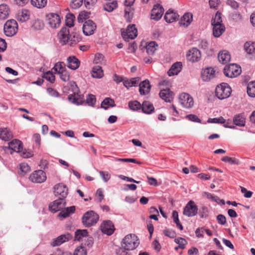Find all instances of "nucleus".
Returning a JSON list of instances; mask_svg holds the SVG:
<instances>
[{"label": "nucleus", "mask_w": 255, "mask_h": 255, "mask_svg": "<svg viewBox=\"0 0 255 255\" xmlns=\"http://www.w3.org/2000/svg\"><path fill=\"white\" fill-rule=\"evenodd\" d=\"M47 21L49 26L52 28H57L60 26L61 18L57 14L51 13L46 16Z\"/></svg>", "instance_id": "obj_11"}, {"label": "nucleus", "mask_w": 255, "mask_h": 255, "mask_svg": "<svg viewBox=\"0 0 255 255\" xmlns=\"http://www.w3.org/2000/svg\"><path fill=\"white\" fill-rule=\"evenodd\" d=\"M226 3L234 9H237L239 7V3L235 0H227Z\"/></svg>", "instance_id": "obj_64"}, {"label": "nucleus", "mask_w": 255, "mask_h": 255, "mask_svg": "<svg viewBox=\"0 0 255 255\" xmlns=\"http://www.w3.org/2000/svg\"><path fill=\"white\" fill-rule=\"evenodd\" d=\"M83 3V0H72L70 5L73 9L80 7Z\"/></svg>", "instance_id": "obj_59"}, {"label": "nucleus", "mask_w": 255, "mask_h": 255, "mask_svg": "<svg viewBox=\"0 0 255 255\" xmlns=\"http://www.w3.org/2000/svg\"><path fill=\"white\" fill-rule=\"evenodd\" d=\"M130 250H127L124 247L119 248L117 251V255H131V254L129 252Z\"/></svg>", "instance_id": "obj_58"}, {"label": "nucleus", "mask_w": 255, "mask_h": 255, "mask_svg": "<svg viewBox=\"0 0 255 255\" xmlns=\"http://www.w3.org/2000/svg\"><path fill=\"white\" fill-rule=\"evenodd\" d=\"M87 251L82 246L77 247L73 253V255H87Z\"/></svg>", "instance_id": "obj_51"}, {"label": "nucleus", "mask_w": 255, "mask_h": 255, "mask_svg": "<svg viewBox=\"0 0 255 255\" xmlns=\"http://www.w3.org/2000/svg\"><path fill=\"white\" fill-rule=\"evenodd\" d=\"M94 63L101 65L106 64V60H105L104 55L101 53H96L95 55Z\"/></svg>", "instance_id": "obj_47"}, {"label": "nucleus", "mask_w": 255, "mask_h": 255, "mask_svg": "<svg viewBox=\"0 0 255 255\" xmlns=\"http://www.w3.org/2000/svg\"><path fill=\"white\" fill-rule=\"evenodd\" d=\"M54 194L55 196H60V198H65L67 195L68 189L66 186L60 183L55 185L54 187Z\"/></svg>", "instance_id": "obj_20"}, {"label": "nucleus", "mask_w": 255, "mask_h": 255, "mask_svg": "<svg viewBox=\"0 0 255 255\" xmlns=\"http://www.w3.org/2000/svg\"><path fill=\"white\" fill-rule=\"evenodd\" d=\"M159 96L165 102H170L172 99L173 93L169 89H166L160 91Z\"/></svg>", "instance_id": "obj_30"}, {"label": "nucleus", "mask_w": 255, "mask_h": 255, "mask_svg": "<svg viewBox=\"0 0 255 255\" xmlns=\"http://www.w3.org/2000/svg\"><path fill=\"white\" fill-rule=\"evenodd\" d=\"M179 15L173 10L169 9L167 11L164 15V19L167 22L172 23L175 21L178 18Z\"/></svg>", "instance_id": "obj_27"}, {"label": "nucleus", "mask_w": 255, "mask_h": 255, "mask_svg": "<svg viewBox=\"0 0 255 255\" xmlns=\"http://www.w3.org/2000/svg\"><path fill=\"white\" fill-rule=\"evenodd\" d=\"M9 9L7 5L1 4L0 5V19H5L9 15Z\"/></svg>", "instance_id": "obj_39"}, {"label": "nucleus", "mask_w": 255, "mask_h": 255, "mask_svg": "<svg viewBox=\"0 0 255 255\" xmlns=\"http://www.w3.org/2000/svg\"><path fill=\"white\" fill-rule=\"evenodd\" d=\"M198 208L195 202L190 200L185 206L183 213L188 217H194L198 213Z\"/></svg>", "instance_id": "obj_8"}, {"label": "nucleus", "mask_w": 255, "mask_h": 255, "mask_svg": "<svg viewBox=\"0 0 255 255\" xmlns=\"http://www.w3.org/2000/svg\"><path fill=\"white\" fill-rule=\"evenodd\" d=\"M202 196L203 197L206 198L212 202H215L216 203L219 202V198L217 196H215L210 193L203 192L202 194Z\"/></svg>", "instance_id": "obj_49"}, {"label": "nucleus", "mask_w": 255, "mask_h": 255, "mask_svg": "<svg viewBox=\"0 0 255 255\" xmlns=\"http://www.w3.org/2000/svg\"><path fill=\"white\" fill-rule=\"evenodd\" d=\"M72 239V236L69 233L61 235L54 239L51 245L52 247L60 246L64 243L69 241Z\"/></svg>", "instance_id": "obj_18"}, {"label": "nucleus", "mask_w": 255, "mask_h": 255, "mask_svg": "<svg viewBox=\"0 0 255 255\" xmlns=\"http://www.w3.org/2000/svg\"><path fill=\"white\" fill-rule=\"evenodd\" d=\"M150 89L151 85L148 80H145L140 83L139 85V92L140 95H146L148 94L150 92Z\"/></svg>", "instance_id": "obj_22"}, {"label": "nucleus", "mask_w": 255, "mask_h": 255, "mask_svg": "<svg viewBox=\"0 0 255 255\" xmlns=\"http://www.w3.org/2000/svg\"><path fill=\"white\" fill-rule=\"evenodd\" d=\"M101 230L102 233L110 236L114 233L115 228L112 222L108 220L105 221L102 223Z\"/></svg>", "instance_id": "obj_17"}, {"label": "nucleus", "mask_w": 255, "mask_h": 255, "mask_svg": "<svg viewBox=\"0 0 255 255\" xmlns=\"http://www.w3.org/2000/svg\"><path fill=\"white\" fill-rule=\"evenodd\" d=\"M70 86L73 94L68 96L69 102L76 105L83 104L84 102V96L79 93V89L76 84L74 82H71Z\"/></svg>", "instance_id": "obj_1"}, {"label": "nucleus", "mask_w": 255, "mask_h": 255, "mask_svg": "<svg viewBox=\"0 0 255 255\" xmlns=\"http://www.w3.org/2000/svg\"><path fill=\"white\" fill-rule=\"evenodd\" d=\"M163 12V7L160 4H155L151 10V17L153 19L158 20L161 18Z\"/></svg>", "instance_id": "obj_19"}, {"label": "nucleus", "mask_w": 255, "mask_h": 255, "mask_svg": "<svg viewBox=\"0 0 255 255\" xmlns=\"http://www.w3.org/2000/svg\"><path fill=\"white\" fill-rule=\"evenodd\" d=\"M45 172L42 170H38L31 173L29 177V180L33 183H41L46 180Z\"/></svg>", "instance_id": "obj_9"}, {"label": "nucleus", "mask_w": 255, "mask_h": 255, "mask_svg": "<svg viewBox=\"0 0 255 255\" xmlns=\"http://www.w3.org/2000/svg\"><path fill=\"white\" fill-rule=\"evenodd\" d=\"M128 106V108L133 111H137L141 107L140 103L137 101H129Z\"/></svg>", "instance_id": "obj_48"}, {"label": "nucleus", "mask_w": 255, "mask_h": 255, "mask_svg": "<svg viewBox=\"0 0 255 255\" xmlns=\"http://www.w3.org/2000/svg\"><path fill=\"white\" fill-rule=\"evenodd\" d=\"M215 71L213 68L208 67L203 69L201 72V78L204 81H209L215 77Z\"/></svg>", "instance_id": "obj_21"}, {"label": "nucleus", "mask_w": 255, "mask_h": 255, "mask_svg": "<svg viewBox=\"0 0 255 255\" xmlns=\"http://www.w3.org/2000/svg\"><path fill=\"white\" fill-rule=\"evenodd\" d=\"M208 123L216 124H224L226 120L222 117L219 118H210L208 120Z\"/></svg>", "instance_id": "obj_55"}, {"label": "nucleus", "mask_w": 255, "mask_h": 255, "mask_svg": "<svg viewBox=\"0 0 255 255\" xmlns=\"http://www.w3.org/2000/svg\"><path fill=\"white\" fill-rule=\"evenodd\" d=\"M192 21V14L190 13H186L181 18L179 23L185 27L188 26Z\"/></svg>", "instance_id": "obj_32"}, {"label": "nucleus", "mask_w": 255, "mask_h": 255, "mask_svg": "<svg viewBox=\"0 0 255 255\" xmlns=\"http://www.w3.org/2000/svg\"><path fill=\"white\" fill-rule=\"evenodd\" d=\"M83 32L85 35L93 34L96 29V24L91 20L86 21L83 25Z\"/></svg>", "instance_id": "obj_15"}, {"label": "nucleus", "mask_w": 255, "mask_h": 255, "mask_svg": "<svg viewBox=\"0 0 255 255\" xmlns=\"http://www.w3.org/2000/svg\"><path fill=\"white\" fill-rule=\"evenodd\" d=\"M47 0H31V4L37 8H41L45 6Z\"/></svg>", "instance_id": "obj_43"}, {"label": "nucleus", "mask_w": 255, "mask_h": 255, "mask_svg": "<svg viewBox=\"0 0 255 255\" xmlns=\"http://www.w3.org/2000/svg\"><path fill=\"white\" fill-rule=\"evenodd\" d=\"M118 4L117 0L108 1L103 5V8L108 12H112L118 7Z\"/></svg>", "instance_id": "obj_36"}, {"label": "nucleus", "mask_w": 255, "mask_h": 255, "mask_svg": "<svg viewBox=\"0 0 255 255\" xmlns=\"http://www.w3.org/2000/svg\"><path fill=\"white\" fill-rule=\"evenodd\" d=\"M222 160L225 162H228L232 164H239V161L238 159L234 158V157H230L228 156H224L222 158Z\"/></svg>", "instance_id": "obj_53"}, {"label": "nucleus", "mask_w": 255, "mask_h": 255, "mask_svg": "<svg viewBox=\"0 0 255 255\" xmlns=\"http://www.w3.org/2000/svg\"><path fill=\"white\" fill-rule=\"evenodd\" d=\"M43 78L51 83H54L55 80V76L53 73L50 71L44 74Z\"/></svg>", "instance_id": "obj_54"}, {"label": "nucleus", "mask_w": 255, "mask_h": 255, "mask_svg": "<svg viewBox=\"0 0 255 255\" xmlns=\"http://www.w3.org/2000/svg\"><path fill=\"white\" fill-rule=\"evenodd\" d=\"M62 80L67 82L70 79V74L67 69L58 74Z\"/></svg>", "instance_id": "obj_57"}, {"label": "nucleus", "mask_w": 255, "mask_h": 255, "mask_svg": "<svg viewBox=\"0 0 255 255\" xmlns=\"http://www.w3.org/2000/svg\"><path fill=\"white\" fill-rule=\"evenodd\" d=\"M88 237V231L87 230H77L75 232L74 240L81 241L87 238Z\"/></svg>", "instance_id": "obj_34"}, {"label": "nucleus", "mask_w": 255, "mask_h": 255, "mask_svg": "<svg viewBox=\"0 0 255 255\" xmlns=\"http://www.w3.org/2000/svg\"><path fill=\"white\" fill-rule=\"evenodd\" d=\"M182 64L181 62L174 63L168 71V75L172 76L177 75L181 71Z\"/></svg>", "instance_id": "obj_29"}, {"label": "nucleus", "mask_w": 255, "mask_h": 255, "mask_svg": "<svg viewBox=\"0 0 255 255\" xmlns=\"http://www.w3.org/2000/svg\"><path fill=\"white\" fill-rule=\"evenodd\" d=\"M22 148L21 141L14 139L8 143V146L4 147L3 149L6 153L12 154L13 151L20 152Z\"/></svg>", "instance_id": "obj_10"}, {"label": "nucleus", "mask_w": 255, "mask_h": 255, "mask_svg": "<svg viewBox=\"0 0 255 255\" xmlns=\"http://www.w3.org/2000/svg\"><path fill=\"white\" fill-rule=\"evenodd\" d=\"M13 137L11 131L7 128H0V139L6 141Z\"/></svg>", "instance_id": "obj_24"}, {"label": "nucleus", "mask_w": 255, "mask_h": 255, "mask_svg": "<svg viewBox=\"0 0 255 255\" xmlns=\"http://www.w3.org/2000/svg\"><path fill=\"white\" fill-rule=\"evenodd\" d=\"M221 18V14L218 12L216 13L212 21V24H223Z\"/></svg>", "instance_id": "obj_60"}, {"label": "nucleus", "mask_w": 255, "mask_h": 255, "mask_svg": "<svg viewBox=\"0 0 255 255\" xmlns=\"http://www.w3.org/2000/svg\"><path fill=\"white\" fill-rule=\"evenodd\" d=\"M205 228L204 227L198 228L195 231L196 236L198 238H203Z\"/></svg>", "instance_id": "obj_63"}, {"label": "nucleus", "mask_w": 255, "mask_h": 255, "mask_svg": "<svg viewBox=\"0 0 255 255\" xmlns=\"http://www.w3.org/2000/svg\"><path fill=\"white\" fill-rule=\"evenodd\" d=\"M123 38L128 41L129 39H133L137 35V30L134 24L128 26L126 31L122 32Z\"/></svg>", "instance_id": "obj_12"}, {"label": "nucleus", "mask_w": 255, "mask_h": 255, "mask_svg": "<svg viewBox=\"0 0 255 255\" xmlns=\"http://www.w3.org/2000/svg\"><path fill=\"white\" fill-rule=\"evenodd\" d=\"M115 106L114 101L110 98H106L101 103V107L105 110L108 109L109 107H113Z\"/></svg>", "instance_id": "obj_40"}, {"label": "nucleus", "mask_w": 255, "mask_h": 255, "mask_svg": "<svg viewBox=\"0 0 255 255\" xmlns=\"http://www.w3.org/2000/svg\"><path fill=\"white\" fill-rule=\"evenodd\" d=\"M141 108L143 113L147 114H151L154 109L153 105L148 101L143 102Z\"/></svg>", "instance_id": "obj_38"}, {"label": "nucleus", "mask_w": 255, "mask_h": 255, "mask_svg": "<svg viewBox=\"0 0 255 255\" xmlns=\"http://www.w3.org/2000/svg\"><path fill=\"white\" fill-rule=\"evenodd\" d=\"M75 211V207L74 206L64 208L59 213L58 217H61L62 218H66L70 216L71 214L74 213Z\"/></svg>", "instance_id": "obj_33"}, {"label": "nucleus", "mask_w": 255, "mask_h": 255, "mask_svg": "<svg viewBox=\"0 0 255 255\" xmlns=\"http://www.w3.org/2000/svg\"><path fill=\"white\" fill-rule=\"evenodd\" d=\"M213 34L215 37H220L225 31V27L223 24H213Z\"/></svg>", "instance_id": "obj_31"}, {"label": "nucleus", "mask_w": 255, "mask_h": 255, "mask_svg": "<svg viewBox=\"0 0 255 255\" xmlns=\"http://www.w3.org/2000/svg\"><path fill=\"white\" fill-rule=\"evenodd\" d=\"M246 51L249 54H252L255 52V43L247 42L244 45Z\"/></svg>", "instance_id": "obj_45"}, {"label": "nucleus", "mask_w": 255, "mask_h": 255, "mask_svg": "<svg viewBox=\"0 0 255 255\" xmlns=\"http://www.w3.org/2000/svg\"><path fill=\"white\" fill-rule=\"evenodd\" d=\"M99 215L93 211L86 212L83 216L82 222L86 227H90L95 225L99 220Z\"/></svg>", "instance_id": "obj_4"}, {"label": "nucleus", "mask_w": 255, "mask_h": 255, "mask_svg": "<svg viewBox=\"0 0 255 255\" xmlns=\"http://www.w3.org/2000/svg\"><path fill=\"white\" fill-rule=\"evenodd\" d=\"M179 101L181 105L186 109H191L194 106V100L189 94L181 93L179 96Z\"/></svg>", "instance_id": "obj_7"}, {"label": "nucleus", "mask_w": 255, "mask_h": 255, "mask_svg": "<svg viewBox=\"0 0 255 255\" xmlns=\"http://www.w3.org/2000/svg\"><path fill=\"white\" fill-rule=\"evenodd\" d=\"M75 17L72 13H68L66 15L65 23L68 27H72L74 26V22Z\"/></svg>", "instance_id": "obj_46"}, {"label": "nucleus", "mask_w": 255, "mask_h": 255, "mask_svg": "<svg viewBox=\"0 0 255 255\" xmlns=\"http://www.w3.org/2000/svg\"><path fill=\"white\" fill-rule=\"evenodd\" d=\"M157 45L154 41L149 42L146 46V52L149 55H153L156 50Z\"/></svg>", "instance_id": "obj_42"}, {"label": "nucleus", "mask_w": 255, "mask_h": 255, "mask_svg": "<svg viewBox=\"0 0 255 255\" xmlns=\"http://www.w3.org/2000/svg\"><path fill=\"white\" fill-rule=\"evenodd\" d=\"M92 76L95 78H101L104 76L103 71L100 66L97 65L93 67L92 70Z\"/></svg>", "instance_id": "obj_37"}, {"label": "nucleus", "mask_w": 255, "mask_h": 255, "mask_svg": "<svg viewBox=\"0 0 255 255\" xmlns=\"http://www.w3.org/2000/svg\"><path fill=\"white\" fill-rule=\"evenodd\" d=\"M139 81L138 77L132 78L130 79H125L123 82L124 85L127 89L133 86H136Z\"/></svg>", "instance_id": "obj_35"}, {"label": "nucleus", "mask_w": 255, "mask_h": 255, "mask_svg": "<svg viewBox=\"0 0 255 255\" xmlns=\"http://www.w3.org/2000/svg\"><path fill=\"white\" fill-rule=\"evenodd\" d=\"M174 241L176 244H178V248L181 249H184L187 244V241L182 238H177Z\"/></svg>", "instance_id": "obj_56"}, {"label": "nucleus", "mask_w": 255, "mask_h": 255, "mask_svg": "<svg viewBox=\"0 0 255 255\" xmlns=\"http://www.w3.org/2000/svg\"><path fill=\"white\" fill-rule=\"evenodd\" d=\"M186 119H188V120L196 122V123H200L201 120L199 119V118L195 115H192L190 114L186 116Z\"/></svg>", "instance_id": "obj_62"}, {"label": "nucleus", "mask_w": 255, "mask_h": 255, "mask_svg": "<svg viewBox=\"0 0 255 255\" xmlns=\"http://www.w3.org/2000/svg\"><path fill=\"white\" fill-rule=\"evenodd\" d=\"M67 60V65L69 68L75 70L79 67L80 62L75 56H70Z\"/></svg>", "instance_id": "obj_25"}, {"label": "nucleus", "mask_w": 255, "mask_h": 255, "mask_svg": "<svg viewBox=\"0 0 255 255\" xmlns=\"http://www.w3.org/2000/svg\"><path fill=\"white\" fill-rule=\"evenodd\" d=\"M241 68L235 64L226 65L224 69V73L226 77L234 78L241 73Z\"/></svg>", "instance_id": "obj_5"}, {"label": "nucleus", "mask_w": 255, "mask_h": 255, "mask_svg": "<svg viewBox=\"0 0 255 255\" xmlns=\"http://www.w3.org/2000/svg\"><path fill=\"white\" fill-rule=\"evenodd\" d=\"M218 59L219 62L222 64H227L231 59V56L229 52L226 50L220 52L218 54Z\"/></svg>", "instance_id": "obj_28"}, {"label": "nucleus", "mask_w": 255, "mask_h": 255, "mask_svg": "<svg viewBox=\"0 0 255 255\" xmlns=\"http://www.w3.org/2000/svg\"><path fill=\"white\" fill-rule=\"evenodd\" d=\"M18 29V25L14 19L7 20L4 25V32L5 34L9 37L15 35Z\"/></svg>", "instance_id": "obj_6"}, {"label": "nucleus", "mask_w": 255, "mask_h": 255, "mask_svg": "<svg viewBox=\"0 0 255 255\" xmlns=\"http://www.w3.org/2000/svg\"><path fill=\"white\" fill-rule=\"evenodd\" d=\"M99 174L102 177L103 180L106 182L111 178V175L107 171H100Z\"/></svg>", "instance_id": "obj_61"}, {"label": "nucleus", "mask_w": 255, "mask_h": 255, "mask_svg": "<svg viewBox=\"0 0 255 255\" xmlns=\"http://www.w3.org/2000/svg\"><path fill=\"white\" fill-rule=\"evenodd\" d=\"M246 117L244 114L240 113L235 115L233 118V122L235 125L243 127L246 125Z\"/></svg>", "instance_id": "obj_23"}, {"label": "nucleus", "mask_w": 255, "mask_h": 255, "mask_svg": "<svg viewBox=\"0 0 255 255\" xmlns=\"http://www.w3.org/2000/svg\"><path fill=\"white\" fill-rule=\"evenodd\" d=\"M201 57L200 51L196 48H193L190 49L186 54L187 60L191 62L198 61Z\"/></svg>", "instance_id": "obj_14"}, {"label": "nucleus", "mask_w": 255, "mask_h": 255, "mask_svg": "<svg viewBox=\"0 0 255 255\" xmlns=\"http://www.w3.org/2000/svg\"><path fill=\"white\" fill-rule=\"evenodd\" d=\"M52 70L59 74L66 70V65L64 62H59L55 64Z\"/></svg>", "instance_id": "obj_41"}, {"label": "nucleus", "mask_w": 255, "mask_h": 255, "mask_svg": "<svg viewBox=\"0 0 255 255\" xmlns=\"http://www.w3.org/2000/svg\"><path fill=\"white\" fill-rule=\"evenodd\" d=\"M70 36V31L68 28L63 27L58 33V38L59 43L64 45L68 43Z\"/></svg>", "instance_id": "obj_13"}, {"label": "nucleus", "mask_w": 255, "mask_h": 255, "mask_svg": "<svg viewBox=\"0 0 255 255\" xmlns=\"http://www.w3.org/2000/svg\"><path fill=\"white\" fill-rule=\"evenodd\" d=\"M30 16V11L26 9H22L18 12L17 14V19L18 20L23 22L28 20Z\"/></svg>", "instance_id": "obj_26"}, {"label": "nucleus", "mask_w": 255, "mask_h": 255, "mask_svg": "<svg viewBox=\"0 0 255 255\" xmlns=\"http://www.w3.org/2000/svg\"><path fill=\"white\" fill-rule=\"evenodd\" d=\"M65 206V202L63 198H59L53 201L49 206V210L53 213L60 211Z\"/></svg>", "instance_id": "obj_16"}, {"label": "nucleus", "mask_w": 255, "mask_h": 255, "mask_svg": "<svg viewBox=\"0 0 255 255\" xmlns=\"http://www.w3.org/2000/svg\"><path fill=\"white\" fill-rule=\"evenodd\" d=\"M19 173L23 175L30 171V167L27 163L23 162L19 164Z\"/></svg>", "instance_id": "obj_50"}, {"label": "nucleus", "mask_w": 255, "mask_h": 255, "mask_svg": "<svg viewBox=\"0 0 255 255\" xmlns=\"http://www.w3.org/2000/svg\"><path fill=\"white\" fill-rule=\"evenodd\" d=\"M247 93L251 97H255V81L250 82L247 87Z\"/></svg>", "instance_id": "obj_44"}, {"label": "nucleus", "mask_w": 255, "mask_h": 255, "mask_svg": "<svg viewBox=\"0 0 255 255\" xmlns=\"http://www.w3.org/2000/svg\"><path fill=\"white\" fill-rule=\"evenodd\" d=\"M96 102V99L94 95L89 94L86 98V103L90 106L94 107Z\"/></svg>", "instance_id": "obj_52"}, {"label": "nucleus", "mask_w": 255, "mask_h": 255, "mask_svg": "<svg viewBox=\"0 0 255 255\" xmlns=\"http://www.w3.org/2000/svg\"><path fill=\"white\" fill-rule=\"evenodd\" d=\"M232 93L231 88L225 83L217 86L215 90L216 97L220 100H223L230 97Z\"/></svg>", "instance_id": "obj_3"}, {"label": "nucleus", "mask_w": 255, "mask_h": 255, "mask_svg": "<svg viewBox=\"0 0 255 255\" xmlns=\"http://www.w3.org/2000/svg\"><path fill=\"white\" fill-rule=\"evenodd\" d=\"M139 244L138 237L134 234H130L126 235L123 239L122 246L128 250H134Z\"/></svg>", "instance_id": "obj_2"}]
</instances>
